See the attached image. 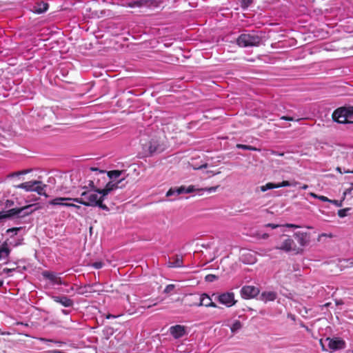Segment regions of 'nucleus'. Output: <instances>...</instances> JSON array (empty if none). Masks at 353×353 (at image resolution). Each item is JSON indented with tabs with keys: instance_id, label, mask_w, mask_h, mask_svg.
Wrapping results in <instances>:
<instances>
[{
	"instance_id": "10",
	"label": "nucleus",
	"mask_w": 353,
	"mask_h": 353,
	"mask_svg": "<svg viewBox=\"0 0 353 353\" xmlns=\"http://www.w3.org/2000/svg\"><path fill=\"white\" fill-rule=\"evenodd\" d=\"M196 190L194 185H190L187 188L181 186L177 188H170L166 193V196H170L173 194H180L183 193H191Z\"/></svg>"
},
{
	"instance_id": "54",
	"label": "nucleus",
	"mask_w": 353,
	"mask_h": 353,
	"mask_svg": "<svg viewBox=\"0 0 353 353\" xmlns=\"http://www.w3.org/2000/svg\"><path fill=\"white\" fill-rule=\"evenodd\" d=\"M61 312L63 314H69V311L66 310H61Z\"/></svg>"
},
{
	"instance_id": "31",
	"label": "nucleus",
	"mask_w": 353,
	"mask_h": 353,
	"mask_svg": "<svg viewBox=\"0 0 353 353\" xmlns=\"http://www.w3.org/2000/svg\"><path fill=\"white\" fill-rule=\"evenodd\" d=\"M139 3L141 4L139 5V8L143 7V6H150L153 3L152 0H138Z\"/></svg>"
},
{
	"instance_id": "58",
	"label": "nucleus",
	"mask_w": 353,
	"mask_h": 353,
	"mask_svg": "<svg viewBox=\"0 0 353 353\" xmlns=\"http://www.w3.org/2000/svg\"><path fill=\"white\" fill-rule=\"evenodd\" d=\"M344 173H353V170H344Z\"/></svg>"
},
{
	"instance_id": "12",
	"label": "nucleus",
	"mask_w": 353,
	"mask_h": 353,
	"mask_svg": "<svg viewBox=\"0 0 353 353\" xmlns=\"http://www.w3.org/2000/svg\"><path fill=\"white\" fill-rule=\"evenodd\" d=\"M52 299L57 303L61 304V305L69 307H72L74 305V301L71 299L68 298L67 296H52Z\"/></svg>"
},
{
	"instance_id": "59",
	"label": "nucleus",
	"mask_w": 353,
	"mask_h": 353,
	"mask_svg": "<svg viewBox=\"0 0 353 353\" xmlns=\"http://www.w3.org/2000/svg\"><path fill=\"white\" fill-rule=\"evenodd\" d=\"M336 170H337V171H339L340 173H342V171H341V168L338 167V168H336Z\"/></svg>"
},
{
	"instance_id": "13",
	"label": "nucleus",
	"mask_w": 353,
	"mask_h": 353,
	"mask_svg": "<svg viewBox=\"0 0 353 353\" xmlns=\"http://www.w3.org/2000/svg\"><path fill=\"white\" fill-rule=\"evenodd\" d=\"M294 237L301 246H305L310 242V234L307 232H296L294 234Z\"/></svg>"
},
{
	"instance_id": "40",
	"label": "nucleus",
	"mask_w": 353,
	"mask_h": 353,
	"mask_svg": "<svg viewBox=\"0 0 353 353\" xmlns=\"http://www.w3.org/2000/svg\"><path fill=\"white\" fill-rule=\"evenodd\" d=\"M146 301H143V305L141 306V308H143V309H145V308H150L152 306H154L157 305V303H154L152 304H150V305H146L145 304Z\"/></svg>"
},
{
	"instance_id": "5",
	"label": "nucleus",
	"mask_w": 353,
	"mask_h": 353,
	"mask_svg": "<svg viewBox=\"0 0 353 353\" xmlns=\"http://www.w3.org/2000/svg\"><path fill=\"white\" fill-rule=\"evenodd\" d=\"M217 301L225 306L230 307L233 305H234L237 301L234 299V292H225L219 294L217 296Z\"/></svg>"
},
{
	"instance_id": "64",
	"label": "nucleus",
	"mask_w": 353,
	"mask_h": 353,
	"mask_svg": "<svg viewBox=\"0 0 353 353\" xmlns=\"http://www.w3.org/2000/svg\"><path fill=\"white\" fill-rule=\"evenodd\" d=\"M17 325H19V324L23 325V323H21V322H17Z\"/></svg>"
},
{
	"instance_id": "11",
	"label": "nucleus",
	"mask_w": 353,
	"mask_h": 353,
	"mask_svg": "<svg viewBox=\"0 0 353 353\" xmlns=\"http://www.w3.org/2000/svg\"><path fill=\"white\" fill-rule=\"evenodd\" d=\"M144 149L150 154L161 151V145L157 139H152L148 143L144 145Z\"/></svg>"
},
{
	"instance_id": "15",
	"label": "nucleus",
	"mask_w": 353,
	"mask_h": 353,
	"mask_svg": "<svg viewBox=\"0 0 353 353\" xmlns=\"http://www.w3.org/2000/svg\"><path fill=\"white\" fill-rule=\"evenodd\" d=\"M183 256L176 254L170 259L168 262V266L169 268H181L183 267Z\"/></svg>"
},
{
	"instance_id": "55",
	"label": "nucleus",
	"mask_w": 353,
	"mask_h": 353,
	"mask_svg": "<svg viewBox=\"0 0 353 353\" xmlns=\"http://www.w3.org/2000/svg\"><path fill=\"white\" fill-rule=\"evenodd\" d=\"M320 343L321 345L323 351H325L326 350H325V346H324L323 343H322L321 340L320 341Z\"/></svg>"
},
{
	"instance_id": "29",
	"label": "nucleus",
	"mask_w": 353,
	"mask_h": 353,
	"mask_svg": "<svg viewBox=\"0 0 353 353\" xmlns=\"http://www.w3.org/2000/svg\"><path fill=\"white\" fill-rule=\"evenodd\" d=\"M296 183H297L296 182L290 183L288 181H283L280 183H277V188H281V187H288V186H291V185H295Z\"/></svg>"
},
{
	"instance_id": "3",
	"label": "nucleus",
	"mask_w": 353,
	"mask_h": 353,
	"mask_svg": "<svg viewBox=\"0 0 353 353\" xmlns=\"http://www.w3.org/2000/svg\"><path fill=\"white\" fill-rule=\"evenodd\" d=\"M353 115V106L341 107L335 110L332 115V119L339 123H350Z\"/></svg>"
},
{
	"instance_id": "34",
	"label": "nucleus",
	"mask_w": 353,
	"mask_h": 353,
	"mask_svg": "<svg viewBox=\"0 0 353 353\" xmlns=\"http://www.w3.org/2000/svg\"><path fill=\"white\" fill-rule=\"evenodd\" d=\"M52 112L51 110L48 108H41L38 111V115L41 116V114H47V113L50 114Z\"/></svg>"
},
{
	"instance_id": "27",
	"label": "nucleus",
	"mask_w": 353,
	"mask_h": 353,
	"mask_svg": "<svg viewBox=\"0 0 353 353\" xmlns=\"http://www.w3.org/2000/svg\"><path fill=\"white\" fill-rule=\"evenodd\" d=\"M260 188L262 192H265L268 190L278 188H277V183H268L265 185L261 186Z\"/></svg>"
},
{
	"instance_id": "46",
	"label": "nucleus",
	"mask_w": 353,
	"mask_h": 353,
	"mask_svg": "<svg viewBox=\"0 0 353 353\" xmlns=\"http://www.w3.org/2000/svg\"><path fill=\"white\" fill-rule=\"evenodd\" d=\"M90 188L89 190H92V189H97L95 185H94V183L93 182V181H89V183H88V188Z\"/></svg>"
},
{
	"instance_id": "53",
	"label": "nucleus",
	"mask_w": 353,
	"mask_h": 353,
	"mask_svg": "<svg viewBox=\"0 0 353 353\" xmlns=\"http://www.w3.org/2000/svg\"><path fill=\"white\" fill-rule=\"evenodd\" d=\"M40 341H51V342L53 341L52 340L46 339L45 338H40Z\"/></svg>"
},
{
	"instance_id": "60",
	"label": "nucleus",
	"mask_w": 353,
	"mask_h": 353,
	"mask_svg": "<svg viewBox=\"0 0 353 353\" xmlns=\"http://www.w3.org/2000/svg\"><path fill=\"white\" fill-rule=\"evenodd\" d=\"M74 208H75L77 209H79L81 207H80V205H77L75 204V206H74Z\"/></svg>"
},
{
	"instance_id": "4",
	"label": "nucleus",
	"mask_w": 353,
	"mask_h": 353,
	"mask_svg": "<svg viewBox=\"0 0 353 353\" xmlns=\"http://www.w3.org/2000/svg\"><path fill=\"white\" fill-rule=\"evenodd\" d=\"M31 205H26L22 208H12L7 211H1L0 212L1 219H10L14 216L24 217L29 215L32 213V211H28Z\"/></svg>"
},
{
	"instance_id": "20",
	"label": "nucleus",
	"mask_w": 353,
	"mask_h": 353,
	"mask_svg": "<svg viewBox=\"0 0 353 353\" xmlns=\"http://www.w3.org/2000/svg\"><path fill=\"white\" fill-rule=\"evenodd\" d=\"M74 198H70V197H57L55 199H53L49 201V204L51 205H61L64 206V204H65L68 201H73Z\"/></svg>"
},
{
	"instance_id": "23",
	"label": "nucleus",
	"mask_w": 353,
	"mask_h": 353,
	"mask_svg": "<svg viewBox=\"0 0 353 353\" xmlns=\"http://www.w3.org/2000/svg\"><path fill=\"white\" fill-rule=\"evenodd\" d=\"M95 292L94 290H92V285H88L85 286H82L78 288L77 293L79 294L83 295L87 293H92Z\"/></svg>"
},
{
	"instance_id": "16",
	"label": "nucleus",
	"mask_w": 353,
	"mask_h": 353,
	"mask_svg": "<svg viewBox=\"0 0 353 353\" xmlns=\"http://www.w3.org/2000/svg\"><path fill=\"white\" fill-rule=\"evenodd\" d=\"M42 274L44 278L50 280L54 284H62L61 279L54 272L44 271Z\"/></svg>"
},
{
	"instance_id": "1",
	"label": "nucleus",
	"mask_w": 353,
	"mask_h": 353,
	"mask_svg": "<svg viewBox=\"0 0 353 353\" xmlns=\"http://www.w3.org/2000/svg\"><path fill=\"white\" fill-rule=\"evenodd\" d=\"M84 191L81 192V197L74 198L73 201L88 207H99V208L109 211L108 207L103 203L104 197L99 194L100 189L88 190L87 186L82 188Z\"/></svg>"
},
{
	"instance_id": "32",
	"label": "nucleus",
	"mask_w": 353,
	"mask_h": 353,
	"mask_svg": "<svg viewBox=\"0 0 353 353\" xmlns=\"http://www.w3.org/2000/svg\"><path fill=\"white\" fill-rule=\"evenodd\" d=\"M218 279V276L215 274H209L205 276V280L207 282H213L214 281Z\"/></svg>"
},
{
	"instance_id": "56",
	"label": "nucleus",
	"mask_w": 353,
	"mask_h": 353,
	"mask_svg": "<svg viewBox=\"0 0 353 353\" xmlns=\"http://www.w3.org/2000/svg\"><path fill=\"white\" fill-rule=\"evenodd\" d=\"M116 317H117V316H114V315L108 314V315L107 316V317H106V318H107V319H110V318H116Z\"/></svg>"
},
{
	"instance_id": "47",
	"label": "nucleus",
	"mask_w": 353,
	"mask_h": 353,
	"mask_svg": "<svg viewBox=\"0 0 353 353\" xmlns=\"http://www.w3.org/2000/svg\"><path fill=\"white\" fill-rule=\"evenodd\" d=\"M19 230V228H10L7 230V232L9 233V232H17Z\"/></svg>"
},
{
	"instance_id": "57",
	"label": "nucleus",
	"mask_w": 353,
	"mask_h": 353,
	"mask_svg": "<svg viewBox=\"0 0 353 353\" xmlns=\"http://www.w3.org/2000/svg\"><path fill=\"white\" fill-rule=\"evenodd\" d=\"M310 195H311L312 196L314 197V198H318V196H319V195H317V194H314V193H312H312H310Z\"/></svg>"
},
{
	"instance_id": "7",
	"label": "nucleus",
	"mask_w": 353,
	"mask_h": 353,
	"mask_svg": "<svg viewBox=\"0 0 353 353\" xmlns=\"http://www.w3.org/2000/svg\"><path fill=\"white\" fill-rule=\"evenodd\" d=\"M260 292L258 288L253 285H245L241 290V295L243 299H250L256 296Z\"/></svg>"
},
{
	"instance_id": "26",
	"label": "nucleus",
	"mask_w": 353,
	"mask_h": 353,
	"mask_svg": "<svg viewBox=\"0 0 353 353\" xmlns=\"http://www.w3.org/2000/svg\"><path fill=\"white\" fill-rule=\"evenodd\" d=\"M122 171L120 170H111L108 172V176L111 179H116L121 176Z\"/></svg>"
},
{
	"instance_id": "9",
	"label": "nucleus",
	"mask_w": 353,
	"mask_h": 353,
	"mask_svg": "<svg viewBox=\"0 0 353 353\" xmlns=\"http://www.w3.org/2000/svg\"><path fill=\"white\" fill-rule=\"evenodd\" d=\"M283 241L281 245L276 247V249L281 250L285 252H290L291 250H295V244L294 240L290 238V236L287 235H283L282 236Z\"/></svg>"
},
{
	"instance_id": "25",
	"label": "nucleus",
	"mask_w": 353,
	"mask_h": 353,
	"mask_svg": "<svg viewBox=\"0 0 353 353\" xmlns=\"http://www.w3.org/2000/svg\"><path fill=\"white\" fill-rule=\"evenodd\" d=\"M242 327V323L240 321L236 320L232 325L230 330L232 333H235Z\"/></svg>"
},
{
	"instance_id": "42",
	"label": "nucleus",
	"mask_w": 353,
	"mask_h": 353,
	"mask_svg": "<svg viewBox=\"0 0 353 353\" xmlns=\"http://www.w3.org/2000/svg\"><path fill=\"white\" fill-rule=\"evenodd\" d=\"M265 227H269V228H271L272 229H276L279 227V225L274 224V223H268V224L265 225Z\"/></svg>"
},
{
	"instance_id": "28",
	"label": "nucleus",
	"mask_w": 353,
	"mask_h": 353,
	"mask_svg": "<svg viewBox=\"0 0 353 353\" xmlns=\"http://www.w3.org/2000/svg\"><path fill=\"white\" fill-rule=\"evenodd\" d=\"M236 148H239V149L251 150V151H256L257 150V149L255 147H253L252 145H248L240 144V143L236 145Z\"/></svg>"
},
{
	"instance_id": "38",
	"label": "nucleus",
	"mask_w": 353,
	"mask_h": 353,
	"mask_svg": "<svg viewBox=\"0 0 353 353\" xmlns=\"http://www.w3.org/2000/svg\"><path fill=\"white\" fill-rule=\"evenodd\" d=\"M29 172H30L29 170H21V171L13 172L12 174V176H19V175H21V174H26L28 173Z\"/></svg>"
},
{
	"instance_id": "41",
	"label": "nucleus",
	"mask_w": 353,
	"mask_h": 353,
	"mask_svg": "<svg viewBox=\"0 0 353 353\" xmlns=\"http://www.w3.org/2000/svg\"><path fill=\"white\" fill-rule=\"evenodd\" d=\"M318 199H320L322 201H324V202H330V201H331V199H328L327 197H326L325 196H319Z\"/></svg>"
},
{
	"instance_id": "63",
	"label": "nucleus",
	"mask_w": 353,
	"mask_h": 353,
	"mask_svg": "<svg viewBox=\"0 0 353 353\" xmlns=\"http://www.w3.org/2000/svg\"><path fill=\"white\" fill-rule=\"evenodd\" d=\"M91 170H95V171L98 170V169H97V168H91Z\"/></svg>"
},
{
	"instance_id": "24",
	"label": "nucleus",
	"mask_w": 353,
	"mask_h": 353,
	"mask_svg": "<svg viewBox=\"0 0 353 353\" xmlns=\"http://www.w3.org/2000/svg\"><path fill=\"white\" fill-rule=\"evenodd\" d=\"M46 187V185H36L34 186L33 191L37 192L39 195H44L46 197H48V194H46L44 189Z\"/></svg>"
},
{
	"instance_id": "36",
	"label": "nucleus",
	"mask_w": 353,
	"mask_h": 353,
	"mask_svg": "<svg viewBox=\"0 0 353 353\" xmlns=\"http://www.w3.org/2000/svg\"><path fill=\"white\" fill-rule=\"evenodd\" d=\"M140 4H141V3H139V1H131V2H128V3H127L126 6H127L128 7H130V8H135V7H138V8H139V5H140Z\"/></svg>"
},
{
	"instance_id": "52",
	"label": "nucleus",
	"mask_w": 353,
	"mask_h": 353,
	"mask_svg": "<svg viewBox=\"0 0 353 353\" xmlns=\"http://www.w3.org/2000/svg\"><path fill=\"white\" fill-rule=\"evenodd\" d=\"M12 270H13V269H10V268H5V269H3V272H6V273L11 272Z\"/></svg>"
},
{
	"instance_id": "48",
	"label": "nucleus",
	"mask_w": 353,
	"mask_h": 353,
	"mask_svg": "<svg viewBox=\"0 0 353 353\" xmlns=\"http://www.w3.org/2000/svg\"><path fill=\"white\" fill-rule=\"evenodd\" d=\"M286 227H288V228H299V225H294V224H291V223L286 224Z\"/></svg>"
},
{
	"instance_id": "49",
	"label": "nucleus",
	"mask_w": 353,
	"mask_h": 353,
	"mask_svg": "<svg viewBox=\"0 0 353 353\" xmlns=\"http://www.w3.org/2000/svg\"><path fill=\"white\" fill-rule=\"evenodd\" d=\"M330 203H332L335 204L337 206H340L341 205V203H339V201H337V200H331V201H330Z\"/></svg>"
},
{
	"instance_id": "43",
	"label": "nucleus",
	"mask_w": 353,
	"mask_h": 353,
	"mask_svg": "<svg viewBox=\"0 0 353 353\" xmlns=\"http://www.w3.org/2000/svg\"><path fill=\"white\" fill-rule=\"evenodd\" d=\"M261 235H262V234H261V232H259V231H257V232H254V233L252 234V236L253 237H256V239H261Z\"/></svg>"
},
{
	"instance_id": "21",
	"label": "nucleus",
	"mask_w": 353,
	"mask_h": 353,
	"mask_svg": "<svg viewBox=\"0 0 353 353\" xmlns=\"http://www.w3.org/2000/svg\"><path fill=\"white\" fill-rule=\"evenodd\" d=\"M48 9V4L43 1L37 3L34 6L33 12L37 14H41Z\"/></svg>"
},
{
	"instance_id": "18",
	"label": "nucleus",
	"mask_w": 353,
	"mask_h": 353,
	"mask_svg": "<svg viewBox=\"0 0 353 353\" xmlns=\"http://www.w3.org/2000/svg\"><path fill=\"white\" fill-rule=\"evenodd\" d=\"M241 259L244 263L246 264H254L257 261L255 254L251 252L243 253L241 255Z\"/></svg>"
},
{
	"instance_id": "30",
	"label": "nucleus",
	"mask_w": 353,
	"mask_h": 353,
	"mask_svg": "<svg viewBox=\"0 0 353 353\" xmlns=\"http://www.w3.org/2000/svg\"><path fill=\"white\" fill-rule=\"evenodd\" d=\"M252 3L253 0H241V7L243 9H247Z\"/></svg>"
},
{
	"instance_id": "37",
	"label": "nucleus",
	"mask_w": 353,
	"mask_h": 353,
	"mask_svg": "<svg viewBox=\"0 0 353 353\" xmlns=\"http://www.w3.org/2000/svg\"><path fill=\"white\" fill-rule=\"evenodd\" d=\"M103 263L101 261L94 262L92 264V266L95 269H100L103 267Z\"/></svg>"
},
{
	"instance_id": "44",
	"label": "nucleus",
	"mask_w": 353,
	"mask_h": 353,
	"mask_svg": "<svg viewBox=\"0 0 353 353\" xmlns=\"http://www.w3.org/2000/svg\"><path fill=\"white\" fill-rule=\"evenodd\" d=\"M219 188V186H214V187H210L208 188L204 189L205 190L208 191V192H215L216 189Z\"/></svg>"
},
{
	"instance_id": "6",
	"label": "nucleus",
	"mask_w": 353,
	"mask_h": 353,
	"mask_svg": "<svg viewBox=\"0 0 353 353\" xmlns=\"http://www.w3.org/2000/svg\"><path fill=\"white\" fill-rule=\"evenodd\" d=\"M199 300V302H195L192 303H189L190 306H205L207 307H217V305L214 303L211 298L205 293L201 294V296L196 299Z\"/></svg>"
},
{
	"instance_id": "50",
	"label": "nucleus",
	"mask_w": 353,
	"mask_h": 353,
	"mask_svg": "<svg viewBox=\"0 0 353 353\" xmlns=\"http://www.w3.org/2000/svg\"><path fill=\"white\" fill-rule=\"evenodd\" d=\"M64 206L65 207H72V208H74V206H75V204L72 203L66 202L65 204H64Z\"/></svg>"
},
{
	"instance_id": "22",
	"label": "nucleus",
	"mask_w": 353,
	"mask_h": 353,
	"mask_svg": "<svg viewBox=\"0 0 353 353\" xmlns=\"http://www.w3.org/2000/svg\"><path fill=\"white\" fill-rule=\"evenodd\" d=\"M276 299V293L274 292H263L261 294V300L268 302L273 301Z\"/></svg>"
},
{
	"instance_id": "2",
	"label": "nucleus",
	"mask_w": 353,
	"mask_h": 353,
	"mask_svg": "<svg viewBox=\"0 0 353 353\" xmlns=\"http://www.w3.org/2000/svg\"><path fill=\"white\" fill-rule=\"evenodd\" d=\"M261 41V37L256 32L241 34L236 39L238 46L243 48L258 46Z\"/></svg>"
},
{
	"instance_id": "33",
	"label": "nucleus",
	"mask_w": 353,
	"mask_h": 353,
	"mask_svg": "<svg viewBox=\"0 0 353 353\" xmlns=\"http://www.w3.org/2000/svg\"><path fill=\"white\" fill-rule=\"evenodd\" d=\"M350 210V208H344L339 210L338 211V215L339 217L343 218L347 216V212Z\"/></svg>"
},
{
	"instance_id": "61",
	"label": "nucleus",
	"mask_w": 353,
	"mask_h": 353,
	"mask_svg": "<svg viewBox=\"0 0 353 353\" xmlns=\"http://www.w3.org/2000/svg\"><path fill=\"white\" fill-rule=\"evenodd\" d=\"M350 123H353V115H352V119H350Z\"/></svg>"
},
{
	"instance_id": "45",
	"label": "nucleus",
	"mask_w": 353,
	"mask_h": 353,
	"mask_svg": "<svg viewBox=\"0 0 353 353\" xmlns=\"http://www.w3.org/2000/svg\"><path fill=\"white\" fill-rule=\"evenodd\" d=\"M281 119L285 120V121H289L294 120L293 117H288V116H283L281 117Z\"/></svg>"
},
{
	"instance_id": "14",
	"label": "nucleus",
	"mask_w": 353,
	"mask_h": 353,
	"mask_svg": "<svg viewBox=\"0 0 353 353\" xmlns=\"http://www.w3.org/2000/svg\"><path fill=\"white\" fill-rule=\"evenodd\" d=\"M170 332L174 339H179L185 334V327L181 325L172 326L170 328Z\"/></svg>"
},
{
	"instance_id": "51",
	"label": "nucleus",
	"mask_w": 353,
	"mask_h": 353,
	"mask_svg": "<svg viewBox=\"0 0 353 353\" xmlns=\"http://www.w3.org/2000/svg\"><path fill=\"white\" fill-rule=\"evenodd\" d=\"M269 237V234L268 233H263L261 235V239H266Z\"/></svg>"
},
{
	"instance_id": "62",
	"label": "nucleus",
	"mask_w": 353,
	"mask_h": 353,
	"mask_svg": "<svg viewBox=\"0 0 353 353\" xmlns=\"http://www.w3.org/2000/svg\"><path fill=\"white\" fill-rule=\"evenodd\" d=\"M303 189H306L307 188V185H304L303 187H302Z\"/></svg>"
},
{
	"instance_id": "19",
	"label": "nucleus",
	"mask_w": 353,
	"mask_h": 353,
	"mask_svg": "<svg viewBox=\"0 0 353 353\" xmlns=\"http://www.w3.org/2000/svg\"><path fill=\"white\" fill-rule=\"evenodd\" d=\"M119 188L118 183L108 182L104 188L100 189L99 194H102V197L105 196L112 190H116Z\"/></svg>"
},
{
	"instance_id": "35",
	"label": "nucleus",
	"mask_w": 353,
	"mask_h": 353,
	"mask_svg": "<svg viewBox=\"0 0 353 353\" xmlns=\"http://www.w3.org/2000/svg\"><path fill=\"white\" fill-rule=\"evenodd\" d=\"M174 285L169 284L163 290V292L165 294L170 293L174 289Z\"/></svg>"
},
{
	"instance_id": "8",
	"label": "nucleus",
	"mask_w": 353,
	"mask_h": 353,
	"mask_svg": "<svg viewBox=\"0 0 353 353\" xmlns=\"http://www.w3.org/2000/svg\"><path fill=\"white\" fill-rule=\"evenodd\" d=\"M326 341H328V347L332 351H336L339 350L344 349L345 347V341L341 338L334 337L330 338L327 337Z\"/></svg>"
},
{
	"instance_id": "17",
	"label": "nucleus",
	"mask_w": 353,
	"mask_h": 353,
	"mask_svg": "<svg viewBox=\"0 0 353 353\" xmlns=\"http://www.w3.org/2000/svg\"><path fill=\"white\" fill-rule=\"evenodd\" d=\"M41 181H27L22 183L19 185L15 186L16 188L24 189L26 191H33L34 186L36 185H41Z\"/></svg>"
},
{
	"instance_id": "39",
	"label": "nucleus",
	"mask_w": 353,
	"mask_h": 353,
	"mask_svg": "<svg viewBox=\"0 0 353 353\" xmlns=\"http://www.w3.org/2000/svg\"><path fill=\"white\" fill-rule=\"evenodd\" d=\"M14 203L13 201L12 200H6V203H5V207L6 208H10L12 207V205H14Z\"/></svg>"
}]
</instances>
